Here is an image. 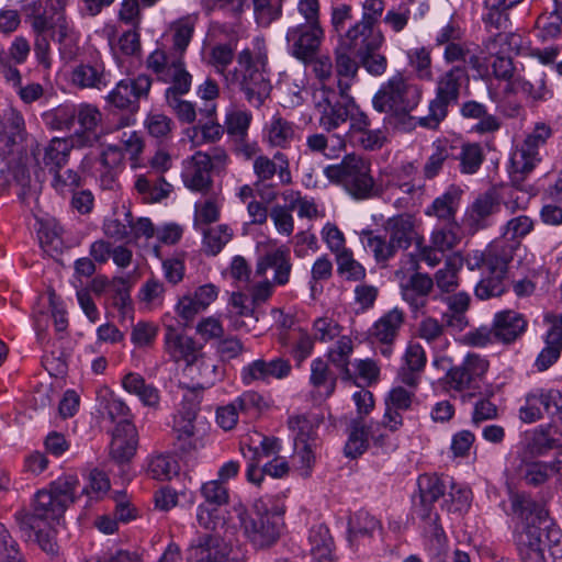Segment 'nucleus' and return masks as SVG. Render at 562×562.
<instances>
[{
  "instance_id": "nucleus-39",
  "label": "nucleus",
  "mask_w": 562,
  "mask_h": 562,
  "mask_svg": "<svg viewBox=\"0 0 562 562\" xmlns=\"http://www.w3.org/2000/svg\"><path fill=\"white\" fill-rule=\"evenodd\" d=\"M294 137L293 124L280 115L272 116L265 128V139L271 147L288 148Z\"/></svg>"
},
{
  "instance_id": "nucleus-42",
  "label": "nucleus",
  "mask_w": 562,
  "mask_h": 562,
  "mask_svg": "<svg viewBox=\"0 0 562 562\" xmlns=\"http://www.w3.org/2000/svg\"><path fill=\"white\" fill-rule=\"evenodd\" d=\"M461 191L458 189H449L441 196L437 198L426 211L427 215L435 216L438 220L453 223L456 212L459 205Z\"/></svg>"
},
{
  "instance_id": "nucleus-5",
  "label": "nucleus",
  "mask_w": 562,
  "mask_h": 562,
  "mask_svg": "<svg viewBox=\"0 0 562 562\" xmlns=\"http://www.w3.org/2000/svg\"><path fill=\"white\" fill-rule=\"evenodd\" d=\"M256 510L247 514L243 506L238 509V518L247 541L256 550H266L277 543L281 536L282 521L276 514L265 509L261 512L258 505Z\"/></svg>"
},
{
  "instance_id": "nucleus-30",
  "label": "nucleus",
  "mask_w": 562,
  "mask_h": 562,
  "mask_svg": "<svg viewBox=\"0 0 562 562\" xmlns=\"http://www.w3.org/2000/svg\"><path fill=\"white\" fill-rule=\"evenodd\" d=\"M525 318L513 311L497 313L493 323V334L495 340L509 344L519 337L526 329Z\"/></svg>"
},
{
  "instance_id": "nucleus-32",
  "label": "nucleus",
  "mask_w": 562,
  "mask_h": 562,
  "mask_svg": "<svg viewBox=\"0 0 562 562\" xmlns=\"http://www.w3.org/2000/svg\"><path fill=\"white\" fill-rule=\"evenodd\" d=\"M404 314L398 308H393L383 315L373 326L372 336L380 342L386 345L381 352L389 357L392 352L390 345L397 336V331L403 325Z\"/></svg>"
},
{
  "instance_id": "nucleus-33",
  "label": "nucleus",
  "mask_w": 562,
  "mask_h": 562,
  "mask_svg": "<svg viewBox=\"0 0 562 562\" xmlns=\"http://www.w3.org/2000/svg\"><path fill=\"white\" fill-rule=\"evenodd\" d=\"M425 364L424 348L418 344H409L404 355V364L398 370V379L407 386L416 387Z\"/></svg>"
},
{
  "instance_id": "nucleus-15",
  "label": "nucleus",
  "mask_w": 562,
  "mask_h": 562,
  "mask_svg": "<svg viewBox=\"0 0 562 562\" xmlns=\"http://www.w3.org/2000/svg\"><path fill=\"white\" fill-rule=\"evenodd\" d=\"M499 207V198L495 190H488L480 194L467 209L461 226L469 235H475L487 227L488 218Z\"/></svg>"
},
{
  "instance_id": "nucleus-13",
  "label": "nucleus",
  "mask_w": 562,
  "mask_h": 562,
  "mask_svg": "<svg viewBox=\"0 0 562 562\" xmlns=\"http://www.w3.org/2000/svg\"><path fill=\"white\" fill-rule=\"evenodd\" d=\"M319 112V124L327 133H333L348 123L352 104L341 103L334 91L322 88L314 94Z\"/></svg>"
},
{
  "instance_id": "nucleus-61",
  "label": "nucleus",
  "mask_w": 562,
  "mask_h": 562,
  "mask_svg": "<svg viewBox=\"0 0 562 562\" xmlns=\"http://www.w3.org/2000/svg\"><path fill=\"white\" fill-rule=\"evenodd\" d=\"M103 71L90 65H80L74 71L71 80L80 88L100 89L103 82Z\"/></svg>"
},
{
  "instance_id": "nucleus-6",
  "label": "nucleus",
  "mask_w": 562,
  "mask_h": 562,
  "mask_svg": "<svg viewBox=\"0 0 562 562\" xmlns=\"http://www.w3.org/2000/svg\"><path fill=\"white\" fill-rule=\"evenodd\" d=\"M467 81L468 75L463 67L456 66L443 72L437 80L436 98L429 104V114L418 119L419 125L436 128L447 116L448 105L457 102Z\"/></svg>"
},
{
  "instance_id": "nucleus-7",
  "label": "nucleus",
  "mask_w": 562,
  "mask_h": 562,
  "mask_svg": "<svg viewBox=\"0 0 562 562\" xmlns=\"http://www.w3.org/2000/svg\"><path fill=\"white\" fill-rule=\"evenodd\" d=\"M513 245L494 244L487 250L486 276L475 288V295L487 300L502 295L507 285L508 266L514 258Z\"/></svg>"
},
{
  "instance_id": "nucleus-2",
  "label": "nucleus",
  "mask_w": 562,
  "mask_h": 562,
  "mask_svg": "<svg viewBox=\"0 0 562 562\" xmlns=\"http://www.w3.org/2000/svg\"><path fill=\"white\" fill-rule=\"evenodd\" d=\"M419 100V89L409 83L403 75L396 74L375 93L373 106L379 112L390 114L394 124L402 131H411L419 124L418 120L411 115Z\"/></svg>"
},
{
  "instance_id": "nucleus-49",
  "label": "nucleus",
  "mask_w": 562,
  "mask_h": 562,
  "mask_svg": "<svg viewBox=\"0 0 562 562\" xmlns=\"http://www.w3.org/2000/svg\"><path fill=\"white\" fill-rule=\"evenodd\" d=\"M205 499L199 505L198 521L205 529L215 528L218 507L228 503V494H203Z\"/></svg>"
},
{
  "instance_id": "nucleus-64",
  "label": "nucleus",
  "mask_w": 562,
  "mask_h": 562,
  "mask_svg": "<svg viewBox=\"0 0 562 562\" xmlns=\"http://www.w3.org/2000/svg\"><path fill=\"white\" fill-rule=\"evenodd\" d=\"M427 550L431 562H448L447 538L442 528L436 524L431 527Z\"/></svg>"
},
{
  "instance_id": "nucleus-3",
  "label": "nucleus",
  "mask_w": 562,
  "mask_h": 562,
  "mask_svg": "<svg viewBox=\"0 0 562 562\" xmlns=\"http://www.w3.org/2000/svg\"><path fill=\"white\" fill-rule=\"evenodd\" d=\"M328 180L342 184L357 199H369L379 194V189L371 176L370 162L362 156L349 154L336 165L324 169Z\"/></svg>"
},
{
  "instance_id": "nucleus-41",
  "label": "nucleus",
  "mask_w": 562,
  "mask_h": 562,
  "mask_svg": "<svg viewBox=\"0 0 562 562\" xmlns=\"http://www.w3.org/2000/svg\"><path fill=\"white\" fill-rule=\"evenodd\" d=\"M336 375L329 371L327 363L322 359H315L311 366V382L321 401L329 397L336 387Z\"/></svg>"
},
{
  "instance_id": "nucleus-59",
  "label": "nucleus",
  "mask_w": 562,
  "mask_h": 562,
  "mask_svg": "<svg viewBox=\"0 0 562 562\" xmlns=\"http://www.w3.org/2000/svg\"><path fill=\"white\" fill-rule=\"evenodd\" d=\"M252 116L249 112L234 110L227 113L225 119V128L228 135L244 140L248 134Z\"/></svg>"
},
{
  "instance_id": "nucleus-25",
  "label": "nucleus",
  "mask_w": 562,
  "mask_h": 562,
  "mask_svg": "<svg viewBox=\"0 0 562 562\" xmlns=\"http://www.w3.org/2000/svg\"><path fill=\"white\" fill-rule=\"evenodd\" d=\"M138 435L136 427L128 420H120L111 441V456L119 462L130 461L136 453Z\"/></svg>"
},
{
  "instance_id": "nucleus-60",
  "label": "nucleus",
  "mask_w": 562,
  "mask_h": 562,
  "mask_svg": "<svg viewBox=\"0 0 562 562\" xmlns=\"http://www.w3.org/2000/svg\"><path fill=\"white\" fill-rule=\"evenodd\" d=\"M98 400L101 408L108 414L112 422L116 420L117 418L126 420L125 417L128 415L130 408L110 390H101L98 394Z\"/></svg>"
},
{
  "instance_id": "nucleus-48",
  "label": "nucleus",
  "mask_w": 562,
  "mask_h": 562,
  "mask_svg": "<svg viewBox=\"0 0 562 562\" xmlns=\"http://www.w3.org/2000/svg\"><path fill=\"white\" fill-rule=\"evenodd\" d=\"M179 470L178 462L169 454H154L147 459V474L158 481H168L177 475Z\"/></svg>"
},
{
  "instance_id": "nucleus-44",
  "label": "nucleus",
  "mask_w": 562,
  "mask_h": 562,
  "mask_svg": "<svg viewBox=\"0 0 562 562\" xmlns=\"http://www.w3.org/2000/svg\"><path fill=\"white\" fill-rule=\"evenodd\" d=\"M514 92H522L535 100L542 99L546 92V82L541 71L516 75L510 81Z\"/></svg>"
},
{
  "instance_id": "nucleus-21",
  "label": "nucleus",
  "mask_w": 562,
  "mask_h": 562,
  "mask_svg": "<svg viewBox=\"0 0 562 562\" xmlns=\"http://www.w3.org/2000/svg\"><path fill=\"white\" fill-rule=\"evenodd\" d=\"M268 269H272L274 272L273 283L284 285L290 281L292 263L288 247L274 248L260 257L256 267L255 278H263Z\"/></svg>"
},
{
  "instance_id": "nucleus-23",
  "label": "nucleus",
  "mask_w": 562,
  "mask_h": 562,
  "mask_svg": "<svg viewBox=\"0 0 562 562\" xmlns=\"http://www.w3.org/2000/svg\"><path fill=\"white\" fill-rule=\"evenodd\" d=\"M561 446L562 441L551 434L550 428H536L525 434L516 458L536 460Z\"/></svg>"
},
{
  "instance_id": "nucleus-29",
  "label": "nucleus",
  "mask_w": 562,
  "mask_h": 562,
  "mask_svg": "<svg viewBox=\"0 0 562 562\" xmlns=\"http://www.w3.org/2000/svg\"><path fill=\"white\" fill-rule=\"evenodd\" d=\"M3 124L0 125V160L4 161L14 153L19 140H23L24 120L13 109L3 113Z\"/></svg>"
},
{
  "instance_id": "nucleus-52",
  "label": "nucleus",
  "mask_w": 562,
  "mask_h": 562,
  "mask_svg": "<svg viewBox=\"0 0 562 562\" xmlns=\"http://www.w3.org/2000/svg\"><path fill=\"white\" fill-rule=\"evenodd\" d=\"M245 447L251 452V459H257L259 450L263 456L269 457L278 451V440L276 438L266 437L257 431L248 434L241 441V452L246 457Z\"/></svg>"
},
{
  "instance_id": "nucleus-14",
  "label": "nucleus",
  "mask_w": 562,
  "mask_h": 562,
  "mask_svg": "<svg viewBox=\"0 0 562 562\" xmlns=\"http://www.w3.org/2000/svg\"><path fill=\"white\" fill-rule=\"evenodd\" d=\"M521 48L522 38L519 34L512 32L498 33L485 43L482 52L483 56L471 55L469 64L483 76L488 74V58L510 56L513 53H519Z\"/></svg>"
},
{
  "instance_id": "nucleus-56",
  "label": "nucleus",
  "mask_w": 562,
  "mask_h": 562,
  "mask_svg": "<svg viewBox=\"0 0 562 562\" xmlns=\"http://www.w3.org/2000/svg\"><path fill=\"white\" fill-rule=\"evenodd\" d=\"M49 172L53 176L52 186L59 193L71 192L81 184L80 175L72 169L65 168V165L49 167Z\"/></svg>"
},
{
  "instance_id": "nucleus-36",
  "label": "nucleus",
  "mask_w": 562,
  "mask_h": 562,
  "mask_svg": "<svg viewBox=\"0 0 562 562\" xmlns=\"http://www.w3.org/2000/svg\"><path fill=\"white\" fill-rule=\"evenodd\" d=\"M434 289V280L428 274L416 272L402 284L403 299L415 308L424 307L426 296Z\"/></svg>"
},
{
  "instance_id": "nucleus-58",
  "label": "nucleus",
  "mask_w": 562,
  "mask_h": 562,
  "mask_svg": "<svg viewBox=\"0 0 562 562\" xmlns=\"http://www.w3.org/2000/svg\"><path fill=\"white\" fill-rule=\"evenodd\" d=\"M233 232L227 225H217L204 232V248L211 255H217L232 239Z\"/></svg>"
},
{
  "instance_id": "nucleus-24",
  "label": "nucleus",
  "mask_w": 562,
  "mask_h": 562,
  "mask_svg": "<svg viewBox=\"0 0 562 562\" xmlns=\"http://www.w3.org/2000/svg\"><path fill=\"white\" fill-rule=\"evenodd\" d=\"M550 464L531 459L515 458L507 469L508 481H524L527 485L538 487L549 477Z\"/></svg>"
},
{
  "instance_id": "nucleus-4",
  "label": "nucleus",
  "mask_w": 562,
  "mask_h": 562,
  "mask_svg": "<svg viewBox=\"0 0 562 562\" xmlns=\"http://www.w3.org/2000/svg\"><path fill=\"white\" fill-rule=\"evenodd\" d=\"M519 553L522 562L562 561L561 530L550 520L542 525H531L524 530Z\"/></svg>"
},
{
  "instance_id": "nucleus-22",
  "label": "nucleus",
  "mask_w": 562,
  "mask_h": 562,
  "mask_svg": "<svg viewBox=\"0 0 562 562\" xmlns=\"http://www.w3.org/2000/svg\"><path fill=\"white\" fill-rule=\"evenodd\" d=\"M188 562H231L220 536L200 535L188 549Z\"/></svg>"
},
{
  "instance_id": "nucleus-9",
  "label": "nucleus",
  "mask_w": 562,
  "mask_h": 562,
  "mask_svg": "<svg viewBox=\"0 0 562 562\" xmlns=\"http://www.w3.org/2000/svg\"><path fill=\"white\" fill-rule=\"evenodd\" d=\"M490 368L488 361L476 353H469L461 364L448 372L450 389L471 398L480 391V383Z\"/></svg>"
},
{
  "instance_id": "nucleus-20",
  "label": "nucleus",
  "mask_w": 562,
  "mask_h": 562,
  "mask_svg": "<svg viewBox=\"0 0 562 562\" xmlns=\"http://www.w3.org/2000/svg\"><path fill=\"white\" fill-rule=\"evenodd\" d=\"M165 350L177 362L184 361L191 368L200 358V346L193 337L179 333L172 326H167Z\"/></svg>"
},
{
  "instance_id": "nucleus-11",
  "label": "nucleus",
  "mask_w": 562,
  "mask_h": 562,
  "mask_svg": "<svg viewBox=\"0 0 562 562\" xmlns=\"http://www.w3.org/2000/svg\"><path fill=\"white\" fill-rule=\"evenodd\" d=\"M285 38L292 56L307 64L319 52L324 30L321 23H299L288 29Z\"/></svg>"
},
{
  "instance_id": "nucleus-34",
  "label": "nucleus",
  "mask_w": 562,
  "mask_h": 562,
  "mask_svg": "<svg viewBox=\"0 0 562 562\" xmlns=\"http://www.w3.org/2000/svg\"><path fill=\"white\" fill-rule=\"evenodd\" d=\"M352 50L340 43L335 52L338 88L341 97L347 94L359 68L357 61L350 55Z\"/></svg>"
},
{
  "instance_id": "nucleus-43",
  "label": "nucleus",
  "mask_w": 562,
  "mask_h": 562,
  "mask_svg": "<svg viewBox=\"0 0 562 562\" xmlns=\"http://www.w3.org/2000/svg\"><path fill=\"white\" fill-rule=\"evenodd\" d=\"M308 540L311 543V554L314 562H333V540L326 526L317 525L312 527Z\"/></svg>"
},
{
  "instance_id": "nucleus-10",
  "label": "nucleus",
  "mask_w": 562,
  "mask_h": 562,
  "mask_svg": "<svg viewBox=\"0 0 562 562\" xmlns=\"http://www.w3.org/2000/svg\"><path fill=\"white\" fill-rule=\"evenodd\" d=\"M504 510L524 526L542 525L549 520L546 502L536 494H508V501L502 502Z\"/></svg>"
},
{
  "instance_id": "nucleus-8",
  "label": "nucleus",
  "mask_w": 562,
  "mask_h": 562,
  "mask_svg": "<svg viewBox=\"0 0 562 562\" xmlns=\"http://www.w3.org/2000/svg\"><path fill=\"white\" fill-rule=\"evenodd\" d=\"M66 494H37V544L50 558L58 555L59 548L55 541L56 530L46 520L59 522L66 505L61 496Z\"/></svg>"
},
{
  "instance_id": "nucleus-45",
  "label": "nucleus",
  "mask_w": 562,
  "mask_h": 562,
  "mask_svg": "<svg viewBox=\"0 0 562 562\" xmlns=\"http://www.w3.org/2000/svg\"><path fill=\"white\" fill-rule=\"evenodd\" d=\"M37 238L44 251L50 256L57 255L63 250L61 228L54 218L41 221Z\"/></svg>"
},
{
  "instance_id": "nucleus-12",
  "label": "nucleus",
  "mask_w": 562,
  "mask_h": 562,
  "mask_svg": "<svg viewBox=\"0 0 562 562\" xmlns=\"http://www.w3.org/2000/svg\"><path fill=\"white\" fill-rule=\"evenodd\" d=\"M289 428L294 436V458L297 468L307 474L315 463L314 449L316 448V431L314 424L304 415L289 418Z\"/></svg>"
},
{
  "instance_id": "nucleus-27",
  "label": "nucleus",
  "mask_w": 562,
  "mask_h": 562,
  "mask_svg": "<svg viewBox=\"0 0 562 562\" xmlns=\"http://www.w3.org/2000/svg\"><path fill=\"white\" fill-rule=\"evenodd\" d=\"M384 37L380 31L374 30V25L359 21L350 27L340 43L351 49H358L359 54L367 50H378Z\"/></svg>"
},
{
  "instance_id": "nucleus-55",
  "label": "nucleus",
  "mask_w": 562,
  "mask_h": 562,
  "mask_svg": "<svg viewBox=\"0 0 562 562\" xmlns=\"http://www.w3.org/2000/svg\"><path fill=\"white\" fill-rule=\"evenodd\" d=\"M135 189L143 195L145 201L158 202L169 194L171 186L164 179H160L158 182H151L145 176H139L136 179Z\"/></svg>"
},
{
  "instance_id": "nucleus-16",
  "label": "nucleus",
  "mask_w": 562,
  "mask_h": 562,
  "mask_svg": "<svg viewBox=\"0 0 562 562\" xmlns=\"http://www.w3.org/2000/svg\"><path fill=\"white\" fill-rule=\"evenodd\" d=\"M552 131L546 123H537L524 140L521 147L513 156L516 171L530 172L539 161V147L544 145Z\"/></svg>"
},
{
  "instance_id": "nucleus-40",
  "label": "nucleus",
  "mask_w": 562,
  "mask_h": 562,
  "mask_svg": "<svg viewBox=\"0 0 562 562\" xmlns=\"http://www.w3.org/2000/svg\"><path fill=\"white\" fill-rule=\"evenodd\" d=\"M464 265V258L460 252H454L449 256L445 262V266L440 268L432 279L436 285L442 292H453L458 283V272Z\"/></svg>"
},
{
  "instance_id": "nucleus-54",
  "label": "nucleus",
  "mask_w": 562,
  "mask_h": 562,
  "mask_svg": "<svg viewBox=\"0 0 562 562\" xmlns=\"http://www.w3.org/2000/svg\"><path fill=\"white\" fill-rule=\"evenodd\" d=\"M65 0H46L42 16H37V32L63 27Z\"/></svg>"
},
{
  "instance_id": "nucleus-17",
  "label": "nucleus",
  "mask_w": 562,
  "mask_h": 562,
  "mask_svg": "<svg viewBox=\"0 0 562 562\" xmlns=\"http://www.w3.org/2000/svg\"><path fill=\"white\" fill-rule=\"evenodd\" d=\"M151 78L139 75L134 79L121 80L109 93L108 101L120 110L134 109L140 98H146L151 88Z\"/></svg>"
},
{
  "instance_id": "nucleus-1",
  "label": "nucleus",
  "mask_w": 562,
  "mask_h": 562,
  "mask_svg": "<svg viewBox=\"0 0 562 562\" xmlns=\"http://www.w3.org/2000/svg\"><path fill=\"white\" fill-rule=\"evenodd\" d=\"M234 76L246 100L255 108L261 106L271 91L265 40L256 38L251 48L247 47L238 54Z\"/></svg>"
},
{
  "instance_id": "nucleus-38",
  "label": "nucleus",
  "mask_w": 562,
  "mask_h": 562,
  "mask_svg": "<svg viewBox=\"0 0 562 562\" xmlns=\"http://www.w3.org/2000/svg\"><path fill=\"white\" fill-rule=\"evenodd\" d=\"M161 81L170 83L166 90V97L182 95L190 91L192 76L186 69L182 57H175L167 72L160 78Z\"/></svg>"
},
{
  "instance_id": "nucleus-62",
  "label": "nucleus",
  "mask_w": 562,
  "mask_h": 562,
  "mask_svg": "<svg viewBox=\"0 0 562 562\" xmlns=\"http://www.w3.org/2000/svg\"><path fill=\"white\" fill-rule=\"evenodd\" d=\"M337 271L348 280L359 281L366 277V269L358 262L351 250H347L336 256Z\"/></svg>"
},
{
  "instance_id": "nucleus-63",
  "label": "nucleus",
  "mask_w": 562,
  "mask_h": 562,
  "mask_svg": "<svg viewBox=\"0 0 562 562\" xmlns=\"http://www.w3.org/2000/svg\"><path fill=\"white\" fill-rule=\"evenodd\" d=\"M353 350L352 340L349 336L344 335L336 345L329 349L328 357L330 362L339 368L344 373L348 374V363Z\"/></svg>"
},
{
  "instance_id": "nucleus-28",
  "label": "nucleus",
  "mask_w": 562,
  "mask_h": 562,
  "mask_svg": "<svg viewBox=\"0 0 562 562\" xmlns=\"http://www.w3.org/2000/svg\"><path fill=\"white\" fill-rule=\"evenodd\" d=\"M291 364L288 360L277 358L271 361L255 360L243 370V381L251 384L255 381H266L270 378L283 379L289 375Z\"/></svg>"
},
{
  "instance_id": "nucleus-50",
  "label": "nucleus",
  "mask_w": 562,
  "mask_h": 562,
  "mask_svg": "<svg viewBox=\"0 0 562 562\" xmlns=\"http://www.w3.org/2000/svg\"><path fill=\"white\" fill-rule=\"evenodd\" d=\"M254 18L260 27H268L282 15L283 0H251Z\"/></svg>"
},
{
  "instance_id": "nucleus-57",
  "label": "nucleus",
  "mask_w": 562,
  "mask_h": 562,
  "mask_svg": "<svg viewBox=\"0 0 562 562\" xmlns=\"http://www.w3.org/2000/svg\"><path fill=\"white\" fill-rule=\"evenodd\" d=\"M562 349V334L560 331H550L547 338V347L540 352L536 360V367L539 371L547 370L552 366Z\"/></svg>"
},
{
  "instance_id": "nucleus-19",
  "label": "nucleus",
  "mask_w": 562,
  "mask_h": 562,
  "mask_svg": "<svg viewBox=\"0 0 562 562\" xmlns=\"http://www.w3.org/2000/svg\"><path fill=\"white\" fill-rule=\"evenodd\" d=\"M212 159L206 153L196 151L183 162L182 178L187 188L205 193L212 186Z\"/></svg>"
},
{
  "instance_id": "nucleus-37",
  "label": "nucleus",
  "mask_w": 562,
  "mask_h": 562,
  "mask_svg": "<svg viewBox=\"0 0 562 562\" xmlns=\"http://www.w3.org/2000/svg\"><path fill=\"white\" fill-rule=\"evenodd\" d=\"M306 147L313 154H322L327 158H336L345 150V136L338 133H314L306 137Z\"/></svg>"
},
{
  "instance_id": "nucleus-18",
  "label": "nucleus",
  "mask_w": 562,
  "mask_h": 562,
  "mask_svg": "<svg viewBox=\"0 0 562 562\" xmlns=\"http://www.w3.org/2000/svg\"><path fill=\"white\" fill-rule=\"evenodd\" d=\"M252 170L256 176L255 186L265 184L274 177L283 186L292 182L289 158L281 151H277L271 158L266 155L257 156L252 162Z\"/></svg>"
},
{
  "instance_id": "nucleus-47",
  "label": "nucleus",
  "mask_w": 562,
  "mask_h": 562,
  "mask_svg": "<svg viewBox=\"0 0 562 562\" xmlns=\"http://www.w3.org/2000/svg\"><path fill=\"white\" fill-rule=\"evenodd\" d=\"M369 428L363 420L353 419L349 426V436L345 446V454L355 459L368 449Z\"/></svg>"
},
{
  "instance_id": "nucleus-26",
  "label": "nucleus",
  "mask_w": 562,
  "mask_h": 562,
  "mask_svg": "<svg viewBox=\"0 0 562 562\" xmlns=\"http://www.w3.org/2000/svg\"><path fill=\"white\" fill-rule=\"evenodd\" d=\"M70 116H74V121L76 120L80 126V132H76L74 135L77 145H92L98 138L95 130L102 121V113L99 109L92 104L82 103L75 109Z\"/></svg>"
},
{
  "instance_id": "nucleus-31",
  "label": "nucleus",
  "mask_w": 562,
  "mask_h": 562,
  "mask_svg": "<svg viewBox=\"0 0 562 562\" xmlns=\"http://www.w3.org/2000/svg\"><path fill=\"white\" fill-rule=\"evenodd\" d=\"M198 408L193 404H184L173 419V431L180 447L183 450H191L196 447L194 420Z\"/></svg>"
},
{
  "instance_id": "nucleus-46",
  "label": "nucleus",
  "mask_w": 562,
  "mask_h": 562,
  "mask_svg": "<svg viewBox=\"0 0 562 562\" xmlns=\"http://www.w3.org/2000/svg\"><path fill=\"white\" fill-rule=\"evenodd\" d=\"M124 389L132 394L137 395L140 401L150 407H157L160 401L158 390L136 373H128L123 379Z\"/></svg>"
},
{
  "instance_id": "nucleus-53",
  "label": "nucleus",
  "mask_w": 562,
  "mask_h": 562,
  "mask_svg": "<svg viewBox=\"0 0 562 562\" xmlns=\"http://www.w3.org/2000/svg\"><path fill=\"white\" fill-rule=\"evenodd\" d=\"M77 145L76 138H54L49 143L44 161L50 167H61L67 162L71 148Z\"/></svg>"
},
{
  "instance_id": "nucleus-35",
  "label": "nucleus",
  "mask_w": 562,
  "mask_h": 562,
  "mask_svg": "<svg viewBox=\"0 0 562 562\" xmlns=\"http://www.w3.org/2000/svg\"><path fill=\"white\" fill-rule=\"evenodd\" d=\"M385 231L393 246L397 249H406L409 247L415 234L414 217L409 214L391 217L385 224Z\"/></svg>"
},
{
  "instance_id": "nucleus-51",
  "label": "nucleus",
  "mask_w": 562,
  "mask_h": 562,
  "mask_svg": "<svg viewBox=\"0 0 562 562\" xmlns=\"http://www.w3.org/2000/svg\"><path fill=\"white\" fill-rule=\"evenodd\" d=\"M194 26L195 18L193 16L181 18L175 21L170 26L173 41V52L181 57L192 38Z\"/></svg>"
}]
</instances>
